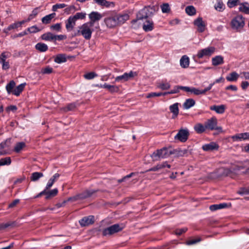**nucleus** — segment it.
<instances>
[{"mask_svg":"<svg viewBox=\"0 0 249 249\" xmlns=\"http://www.w3.org/2000/svg\"><path fill=\"white\" fill-rule=\"evenodd\" d=\"M136 73L131 71L129 73H124L123 75L117 76L115 78V82H124L130 79L136 75Z\"/></svg>","mask_w":249,"mask_h":249,"instance_id":"9b49d317","label":"nucleus"},{"mask_svg":"<svg viewBox=\"0 0 249 249\" xmlns=\"http://www.w3.org/2000/svg\"><path fill=\"white\" fill-rule=\"evenodd\" d=\"M95 1L99 5L104 6L107 7L114 6V3L112 2H109L106 0H95Z\"/></svg>","mask_w":249,"mask_h":249,"instance_id":"c85d7f7f","label":"nucleus"},{"mask_svg":"<svg viewBox=\"0 0 249 249\" xmlns=\"http://www.w3.org/2000/svg\"><path fill=\"white\" fill-rule=\"evenodd\" d=\"M97 76V75L95 73H94L93 72H89V73L85 74L84 75V77L86 79H92L94 78L95 77H96Z\"/></svg>","mask_w":249,"mask_h":249,"instance_id":"3c124183","label":"nucleus"},{"mask_svg":"<svg viewBox=\"0 0 249 249\" xmlns=\"http://www.w3.org/2000/svg\"><path fill=\"white\" fill-rule=\"evenodd\" d=\"M218 145L217 143L214 142H210L208 144H206L202 146V149L206 151H212L213 150H217L218 149Z\"/></svg>","mask_w":249,"mask_h":249,"instance_id":"a211bd4d","label":"nucleus"},{"mask_svg":"<svg viewBox=\"0 0 249 249\" xmlns=\"http://www.w3.org/2000/svg\"><path fill=\"white\" fill-rule=\"evenodd\" d=\"M7 141L6 140L5 142H2L1 143H0V155L6 154V152L1 151V150L7 146V144H6Z\"/></svg>","mask_w":249,"mask_h":249,"instance_id":"6e6d98bb","label":"nucleus"},{"mask_svg":"<svg viewBox=\"0 0 249 249\" xmlns=\"http://www.w3.org/2000/svg\"><path fill=\"white\" fill-rule=\"evenodd\" d=\"M231 139L233 141H242L249 139V132L238 134L232 136Z\"/></svg>","mask_w":249,"mask_h":249,"instance_id":"f3484780","label":"nucleus"},{"mask_svg":"<svg viewBox=\"0 0 249 249\" xmlns=\"http://www.w3.org/2000/svg\"><path fill=\"white\" fill-rule=\"evenodd\" d=\"M76 20L71 16L69 18L66 23V28L69 31H71L75 25Z\"/></svg>","mask_w":249,"mask_h":249,"instance_id":"aec40b11","label":"nucleus"},{"mask_svg":"<svg viewBox=\"0 0 249 249\" xmlns=\"http://www.w3.org/2000/svg\"><path fill=\"white\" fill-rule=\"evenodd\" d=\"M160 8L163 13H169L171 10L170 5L167 3H163L160 5Z\"/></svg>","mask_w":249,"mask_h":249,"instance_id":"c03bdc74","label":"nucleus"},{"mask_svg":"<svg viewBox=\"0 0 249 249\" xmlns=\"http://www.w3.org/2000/svg\"><path fill=\"white\" fill-rule=\"evenodd\" d=\"M27 30L31 33H35L40 31L36 26H33L29 27L28 28Z\"/></svg>","mask_w":249,"mask_h":249,"instance_id":"bf43d9fd","label":"nucleus"},{"mask_svg":"<svg viewBox=\"0 0 249 249\" xmlns=\"http://www.w3.org/2000/svg\"><path fill=\"white\" fill-rule=\"evenodd\" d=\"M86 14L85 13L80 12L77 13L72 17L76 21L77 19H84L86 17Z\"/></svg>","mask_w":249,"mask_h":249,"instance_id":"09e8293b","label":"nucleus"},{"mask_svg":"<svg viewBox=\"0 0 249 249\" xmlns=\"http://www.w3.org/2000/svg\"><path fill=\"white\" fill-rule=\"evenodd\" d=\"M14 224V222H7L6 223H2L0 225V230L7 228L10 226H12Z\"/></svg>","mask_w":249,"mask_h":249,"instance_id":"864d4df0","label":"nucleus"},{"mask_svg":"<svg viewBox=\"0 0 249 249\" xmlns=\"http://www.w3.org/2000/svg\"><path fill=\"white\" fill-rule=\"evenodd\" d=\"M240 5L239 11L249 14V4L248 2L242 3Z\"/></svg>","mask_w":249,"mask_h":249,"instance_id":"cd10ccee","label":"nucleus"},{"mask_svg":"<svg viewBox=\"0 0 249 249\" xmlns=\"http://www.w3.org/2000/svg\"><path fill=\"white\" fill-rule=\"evenodd\" d=\"M180 65L183 68H187L189 65V58L186 55H183L180 59Z\"/></svg>","mask_w":249,"mask_h":249,"instance_id":"bb28decb","label":"nucleus"},{"mask_svg":"<svg viewBox=\"0 0 249 249\" xmlns=\"http://www.w3.org/2000/svg\"><path fill=\"white\" fill-rule=\"evenodd\" d=\"M212 110L215 111L217 113L222 114L224 112L225 110V106L221 105L220 106H212L210 107Z\"/></svg>","mask_w":249,"mask_h":249,"instance_id":"4be33fe9","label":"nucleus"},{"mask_svg":"<svg viewBox=\"0 0 249 249\" xmlns=\"http://www.w3.org/2000/svg\"><path fill=\"white\" fill-rule=\"evenodd\" d=\"M16 85L14 81H11L6 86V89L8 93H13V89Z\"/></svg>","mask_w":249,"mask_h":249,"instance_id":"a18cd8bd","label":"nucleus"},{"mask_svg":"<svg viewBox=\"0 0 249 249\" xmlns=\"http://www.w3.org/2000/svg\"><path fill=\"white\" fill-rule=\"evenodd\" d=\"M55 15V13H52L48 15L43 17L42 18L41 21L44 24H48L51 22V20L54 17Z\"/></svg>","mask_w":249,"mask_h":249,"instance_id":"c9c22d12","label":"nucleus"},{"mask_svg":"<svg viewBox=\"0 0 249 249\" xmlns=\"http://www.w3.org/2000/svg\"><path fill=\"white\" fill-rule=\"evenodd\" d=\"M124 228L123 224H114L103 230L102 233L104 236L111 235L121 231Z\"/></svg>","mask_w":249,"mask_h":249,"instance_id":"39448f33","label":"nucleus"},{"mask_svg":"<svg viewBox=\"0 0 249 249\" xmlns=\"http://www.w3.org/2000/svg\"><path fill=\"white\" fill-rule=\"evenodd\" d=\"M178 106V104L177 103L170 106L169 107L170 111L173 114V118L176 117L178 114L179 110Z\"/></svg>","mask_w":249,"mask_h":249,"instance_id":"393cba45","label":"nucleus"},{"mask_svg":"<svg viewBox=\"0 0 249 249\" xmlns=\"http://www.w3.org/2000/svg\"><path fill=\"white\" fill-rule=\"evenodd\" d=\"M213 65L215 66L222 64L224 63L223 57L221 55H217L212 59Z\"/></svg>","mask_w":249,"mask_h":249,"instance_id":"b1692460","label":"nucleus"},{"mask_svg":"<svg viewBox=\"0 0 249 249\" xmlns=\"http://www.w3.org/2000/svg\"><path fill=\"white\" fill-rule=\"evenodd\" d=\"M54 61L57 63H61L66 61L65 55L63 54H59L56 56Z\"/></svg>","mask_w":249,"mask_h":249,"instance_id":"58836bf2","label":"nucleus"},{"mask_svg":"<svg viewBox=\"0 0 249 249\" xmlns=\"http://www.w3.org/2000/svg\"><path fill=\"white\" fill-rule=\"evenodd\" d=\"M189 133L187 129H181L175 136V140H178L181 142H185L188 138Z\"/></svg>","mask_w":249,"mask_h":249,"instance_id":"6e6552de","label":"nucleus"},{"mask_svg":"<svg viewBox=\"0 0 249 249\" xmlns=\"http://www.w3.org/2000/svg\"><path fill=\"white\" fill-rule=\"evenodd\" d=\"M165 167H167L168 168H170L171 167V165L167 164V162H164L162 163L157 164L156 166L148 170L147 171H158Z\"/></svg>","mask_w":249,"mask_h":249,"instance_id":"412c9836","label":"nucleus"},{"mask_svg":"<svg viewBox=\"0 0 249 249\" xmlns=\"http://www.w3.org/2000/svg\"><path fill=\"white\" fill-rule=\"evenodd\" d=\"M161 92H151L149 94H148L146 96L147 98H150L151 97H155V96H161Z\"/></svg>","mask_w":249,"mask_h":249,"instance_id":"e2e57ef3","label":"nucleus"},{"mask_svg":"<svg viewBox=\"0 0 249 249\" xmlns=\"http://www.w3.org/2000/svg\"><path fill=\"white\" fill-rule=\"evenodd\" d=\"M25 86V83H22L20 84L13 90V93L16 96H18L23 90Z\"/></svg>","mask_w":249,"mask_h":249,"instance_id":"2f4dec72","label":"nucleus"},{"mask_svg":"<svg viewBox=\"0 0 249 249\" xmlns=\"http://www.w3.org/2000/svg\"><path fill=\"white\" fill-rule=\"evenodd\" d=\"M76 107V105L74 103L69 104L66 107L63 108L62 109L64 112L73 110Z\"/></svg>","mask_w":249,"mask_h":249,"instance_id":"8fccbe9b","label":"nucleus"},{"mask_svg":"<svg viewBox=\"0 0 249 249\" xmlns=\"http://www.w3.org/2000/svg\"><path fill=\"white\" fill-rule=\"evenodd\" d=\"M142 28L146 32L152 31L153 29V21L150 19L146 20L145 22L143 23Z\"/></svg>","mask_w":249,"mask_h":249,"instance_id":"5701e85b","label":"nucleus"},{"mask_svg":"<svg viewBox=\"0 0 249 249\" xmlns=\"http://www.w3.org/2000/svg\"><path fill=\"white\" fill-rule=\"evenodd\" d=\"M104 86L105 89H107L111 93L117 92L119 90V87L116 86L110 85L105 83Z\"/></svg>","mask_w":249,"mask_h":249,"instance_id":"7c9ffc66","label":"nucleus"},{"mask_svg":"<svg viewBox=\"0 0 249 249\" xmlns=\"http://www.w3.org/2000/svg\"><path fill=\"white\" fill-rule=\"evenodd\" d=\"M214 8L218 11H222L224 9V5L222 1L217 0L216 3L214 5Z\"/></svg>","mask_w":249,"mask_h":249,"instance_id":"79ce46f5","label":"nucleus"},{"mask_svg":"<svg viewBox=\"0 0 249 249\" xmlns=\"http://www.w3.org/2000/svg\"><path fill=\"white\" fill-rule=\"evenodd\" d=\"M205 127L206 129L216 130L219 132H222V127L217 126V120L215 117H213L208 120L205 123Z\"/></svg>","mask_w":249,"mask_h":249,"instance_id":"0eeeda50","label":"nucleus"},{"mask_svg":"<svg viewBox=\"0 0 249 249\" xmlns=\"http://www.w3.org/2000/svg\"><path fill=\"white\" fill-rule=\"evenodd\" d=\"M238 193L240 195H248L249 194V191H248V189L247 188H242L238 192Z\"/></svg>","mask_w":249,"mask_h":249,"instance_id":"0e129e2a","label":"nucleus"},{"mask_svg":"<svg viewBox=\"0 0 249 249\" xmlns=\"http://www.w3.org/2000/svg\"><path fill=\"white\" fill-rule=\"evenodd\" d=\"M158 7L156 6H147L141 10L137 14V19H143L152 17L154 13L158 11Z\"/></svg>","mask_w":249,"mask_h":249,"instance_id":"f03ea898","label":"nucleus"},{"mask_svg":"<svg viewBox=\"0 0 249 249\" xmlns=\"http://www.w3.org/2000/svg\"><path fill=\"white\" fill-rule=\"evenodd\" d=\"M78 200H81L80 198L79 194H78L75 196H73L72 197H69L66 201H75Z\"/></svg>","mask_w":249,"mask_h":249,"instance_id":"680f3d73","label":"nucleus"},{"mask_svg":"<svg viewBox=\"0 0 249 249\" xmlns=\"http://www.w3.org/2000/svg\"><path fill=\"white\" fill-rule=\"evenodd\" d=\"M66 4L64 3L56 4L53 6V10L56 11L58 9L63 8L66 7Z\"/></svg>","mask_w":249,"mask_h":249,"instance_id":"5fc2aeb1","label":"nucleus"},{"mask_svg":"<svg viewBox=\"0 0 249 249\" xmlns=\"http://www.w3.org/2000/svg\"><path fill=\"white\" fill-rule=\"evenodd\" d=\"M194 24L197 27L199 32H203L205 29V24L201 18H198L194 21Z\"/></svg>","mask_w":249,"mask_h":249,"instance_id":"2eb2a0df","label":"nucleus"},{"mask_svg":"<svg viewBox=\"0 0 249 249\" xmlns=\"http://www.w3.org/2000/svg\"><path fill=\"white\" fill-rule=\"evenodd\" d=\"M104 22L107 26L110 28L119 26L115 15L105 18Z\"/></svg>","mask_w":249,"mask_h":249,"instance_id":"9d476101","label":"nucleus"},{"mask_svg":"<svg viewBox=\"0 0 249 249\" xmlns=\"http://www.w3.org/2000/svg\"><path fill=\"white\" fill-rule=\"evenodd\" d=\"M78 29L74 33V36H82L87 40H89L91 37L93 31V26L88 22L82 24L78 27Z\"/></svg>","mask_w":249,"mask_h":249,"instance_id":"f257e3e1","label":"nucleus"},{"mask_svg":"<svg viewBox=\"0 0 249 249\" xmlns=\"http://www.w3.org/2000/svg\"><path fill=\"white\" fill-rule=\"evenodd\" d=\"M94 222V217L92 215H89L83 217L79 220V223L82 227L88 226L92 224Z\"/></svg>","mask_w":249,"mask_h":249,"instance_id":"f8f14e48","label":"nucleus"},{"mask_svg":"<svg viewBox=\"0 0 249 249\" xmlns=\"http://www.w3.org/2000/svg\"><path fill=\"white\" fill-rule=\"evenodd\" d=\"M61 24L56 23L54 25H53L51 26V29L57 31H59L61 30Z\"/></svg>","mask_w":249,"mask_h":249,"instance_id":"052dcab7","label":"nucleus"},{"mask_svg":"<svg viewBox=\"0 0 249 249\" xmlns=\"http://www.w3.org/2000/svg\"><path fill=\"white\" fill-rule=\"evenodd\" d=\"M170 152L172 154L176 155L177 156H185L187 153V150L186 149H181L179 148L174 149L173 150H170Z\"/></svg>","mask_w":249,"mask_h":249,"instance_id":"a878e982","label":"nucleus"},{"mask_svg":"<svg viewBox=\"0 0 249 249\" xmlns=\"http://www.w3.org/2000/svg\"><path fill=\"white\" fill-rule=\"evenodd\" d=\"M200 241H201V239L200 238H199L197 239L191 240L188 241L186 242V244L188 245H192L196 244V243L200 242Z\"/></svg>","mask_w":249,"mask_h":249,"instance_id":"69168bd1","label":"nucleus"},{"mask_svg":"<svg viewBox=\"0 0 249 249\" xmlns=\"http://www.w3.org/2000/svg\"><path fill=\"white\" fill-rule=\"evenodd\" d=\"M195 104V101L194 100H193V99H188L185 101L183 105V106L185 109H188L190 107H192L193 106H194Z\"/></svg>","mask_w":249,"mask_h":249,"instance_id":"72a5a7b5","label":"nucleus"},{"mask_svg":"<svg viewBox=\"0 0 249 249\" xmlns=\"http://www.w3.org/2000/svg\"><path fill=\"white\" fill-rule=\"evenodd\" d=\"M58 193L57 189L55 188L51 191H46V196L45 198L46 199H50L51 197H53L57 195Z\"/></svg>","mask_w":249,"mask_h":249,"instance_id":"473e14b6","label":"nucleus"},{"mask_svg":"<svg viewBox=\"0 0 249 249\" xmlns=\"http://www.w3.org/2000/svg\"><path fill=\"white\" fill-rule=\"evenodd\" d=\"M36 49L41 52H44L48 50V46L44 43H38L36 45Z\"/></svg>","mask_w":249,"mask_h":249,"instance_id":"e433bc0d","label":"nucleus"},{"mask_svg":"<svg viewBox=\"0 0 249 249\" xmlns=\"http://www.w3.org/2000/svg\"><path fill=\"white\" fill-rule=\"evenodd\" d=\"M233 170L231 169L221 168L216 171L217 176L218 177H221L230 176Z\"/></svg>","mask_w":249,"mask_h":249,"instance_id":"dca6fc26","label":"nucleus"},{"mask_svg":"<svg viewBox=\"0 0 249 249\" xmlns=\"http://www.w3.org/2000/svg\"><path fill=\"white\" fill-rule=\"evenodd\" d=\"M115 15L119 26L124 23L129 18V15L126 13L116 14Z\"/></svg>","mask_w":249,"mask_h":249,"instance_id":"4468645a","label":"nucleus"},{"mask_svg":"<svg viewBox=\"0 0 249 249\" xmlns=\"http://www.w3.org/2000/svg\"><path fill=\"white\" fill-rule=\"evenodd\" d=\"M216 48L213 46H209L198 51L196 57L200 59L203 57H209L215 52Z\"/></svg>","mask_w":249,"mask_h":249,"instance_id":"423d86ee","label":"nucleus"},{"mask_svg":"<svg viewBox=\"0 0 249 249\" xmlns=\"http://www.w3.org/2000/svg\"><path fill=\"white\" fill-rule=\"evenodd\" d=\"M180 89V86H176L174 87V89L170 91H168L169 94H174L178 93Z\"/></svg>","mask_w":249,"mask_h":249,"instance_id":"338daca9","label":"nucleus"},{"mask_svg":"<svg viewBox=\"0 0 249 249\" xmlns=\"http://www.w3.org/2000/svg\"><path fill=\"white\" fill-rule=\"evenodd\" d=\"M97 191L95 190H87L79 194L80 198L82 200L89 198L93 195Z\"/></svg>","mask_w":249,"mask_h":249,"instance_id":"6ab92c4d","label":"nucleus"},{"mask_svg":"<svg viewBox=\"0 0 249 249\" xmlns=\"http://www.w3.org/2000/svg\"><path fill=\"white\" fill-rule=\"evenodd\" d=\"M186 13L189 16H194L196 13V8L193 6H188L185 8Z\"/></svg>","mask_w":249,"mask_h":249,"instance_id":"ea45409f","label":"nucleus"},{"mask_svg":"<svg viewBox=\"0 0 249 249\" xmlns=\"http://www.w3.org/2000/svg\"><path fill=\"white\" fill-rule=\"evenodd\" d=\"M53 71V68L48 66L45 68H42L41 70V72L43 74H50Z\"/></svg>","mask_w":249,"mask_h":249,"instance_id":"603ef678","label":"nucleus"},{"mask_svg":"<svg viewBox=\"0 0 249 249\" xmlns=\"http://www.w3.org/2000/svg\"><path fill=\"white\" fill-rule=\"evenodd\" d=\"M238 77L239 74L236 72L233 71L226 77V79L230 82L236 81Z\"/></svg>","mask_w":249,"mask_h":249,"instance_id":"c756f323","label":"nucleus"},{"mask_svg":"<svg viewBox=\"0 0 249 249\" xmlns=\"http://www.w3.org/2000/svg\"><path fill=\"white\" fill-rule=\"evenodd\" d=\"M25 143L24 142H18L16 144L14 150L16 152L18 153L25 147Z\"/></svg>","mask_w":249,"mask_h":249,"instance_id":"37998d69","label":"nucleus"},{"mask_svg":"<svg viewBox=\"0 0 249 249\" xmlns=\"http://www.w3.org/2000/svg\"><path fill=\"white\" fill-rule=\"evenodd\" d=\"M10 56V53L8 52H3L0 55V63L2 64L3 70H6L9 68V63L6 60Z\"/></svg>","mask_w":249,"mask_h":249,"instance_id":"1a4fd4ad","label":"nucleus"},{"mask_svg":"<svg viewBox=\"0 0 249 249\" xmlns=\"http://www.w3.org/2000/svg\"><path fill=\"white\" fill-rule=\"evenodd\" d=\"M171 155L170 150L164 147L161 149L157 150L151 155L153 161H157L161 159H164Z\"/></svg>","mask_w":249,"mask_h":249,"instance_id":"7ed1b4c3","label":"nucleus"},{"mask_svg":"<svg viewBox=\"0 0 249 249\" xmlns=\"http://www.w3.org/2000/svg\"><path fill=\"white\" fill-rule=\"evenodd\" d=\"M157 87L162 90H166L170 89V85L168 83H159L157 85Z\"/></svg>","mask_w":249,"mask_h":249,"instance_id":"49530a36","label":"nucleus"},{"mask_svg":"<svg viewBox=\"0 0 249 249\" xmlns=\"http://www.w3.org/2000/svg\"><path fill=\"white\" fill-rule=\"evenodd\" d=\"M42 177H43V173L37 172H34L31 175V180L33 181H36Z\"/></svg>","mask_w":249,"mask_h":249,"instance_id":"4c0bfd02","label":"nucleus"},{"mask_svg":"<svg viewBox=\"0 0 249 249\" xmlns=\"http://www.w3.org/2000/svg\"><path fill=\"white\" fill-rule=\"evenodd\" d=\"M191 93H193L194 94L196 95L201 94V90H199V89L195 88H192L191 89Z\"/></svg>","mask_w":249,"mask_h":249,"instance_id":"774afa93","label":"nucleus"},{"mask_svg":"<svg viewBox=\"0 0 249 249\" xmlns=\"http://www.w3.org/2000/svg\"><path fill=\"white\" fill-rule=\"evenodd\" d=\"M194 129L197 133H201L206 130V127H205V124L203 125L201 124H197L194 126Z\"/></svg>","mask_w":249,"mask_h":249,"instance_id":"f704fd0d","label":"nucleus"},{"mask_svg":"<svg viewBox=\"0 0 249 249\" xmlns=\"http://www.w3.org/2000/svg\"><path fill=\"white\" fill-rule=\"evenodd\" d=\"M245 25V18L242 15H238L231 21V28L237 31L241 30Z\"/></svg>","mask_w":249,"mask_h":249,"instance_id":"20e7f679","label":"nucleus"},{"mask_svg":"<svg viewBox=\"0 0 249 249\" xmlns=\"http://www.w3.org/2000/svg\"><path fill=\"white\" fill-rule=\"evenodd\" d=\"M11 160L10 157H6L0 160V166L9 165L11 164Z\"/></svg>","mask_w":249,"mask_h":249,"instance_id":"de8ad7c7","label":"nucleus"},{"mask_svg":"<svg viewBox=\"0 0 249 249\" xmlns=\"http://www.w3.org/2000/svg\"><path fill=\"white\" fill-rule=\"evenodd\" d=\"M238 1L239 0H229L227 5L230 8L233 7L237 5Z\"/></svg>","mask_w":249,"mask_h":249,"instance_id":"4d7b16f0","label":"nucleus"},{"mask_svg":"<svg viewBox=\"0 0 249 249\" xmlns=\"http://www.w3.org/2000/svg\"><path fill=\"white\" fill-rule=\"evenodd\" d=\"M41 38L47 41L53 40H54V35L52 33L49 32L43 34L41 36Z\"/></svg>","mask_w":249,"mask_h":249,"instance_id":"a19ab883","label":"nucleus"},{"mask_svg":"<svg viewBox=\"0 0 249 249\" xmlns=\"http://www.w3.org/2000/svg\"><path fill=\"white\" fill-rule=\"evenodd\" d=\"M20 27L19 24L18 22L14 23L10 25L7 28V31H10L12 29H17Z\"/></svg>","mask_w":249,"mask_h":249,"instance_id":"13d9d810","label":"nucleus"},{"mask_svg":"<svg viewBox=\"0 0 249 249\" xmlns=\"http://www.w3.org/2000/svg\"><path fill=\"white\" fill-rule=\"evenodd\" d=\"M102 18V16L97 12H92L89 14V18L90 19L89 22H88L89 24L93 26L94 22L96 21H98L101 19Z\"/></svg>","mask_w":249,"mask_h":249,"instance_id":"ddd939ff","label":"nucleus"}]
</instances>
